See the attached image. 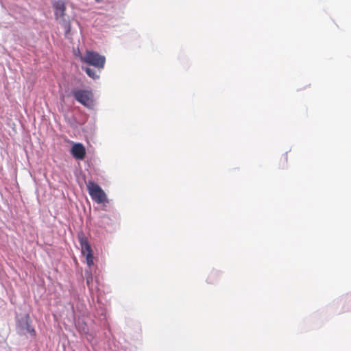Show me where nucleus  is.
Here are the masks:
<instances>
[{
  "instance_id": "obj_11",
  "label": "nucleus",
  "mask_w": 351,
  "mask_h": 351,
  "mask_svg": "<svg viewBox=\"0 0 351 351\" xmlns=\"http://www.w3.org/2000/svg\"><path fill=\"white\" fill-rule=\"evenodd\" d=\"M97 314L103 317V319H105L106 318V311L105 308L101 307L99 306V308L98 309H97Z\"/></svg>"
},
{
  "instance_id": "obj_10",
  "label": "nucleus",
  "mask_w": 351,
  "mask_h": 351,
  "mask_svg": "<svg viewBox=\"0 0 351 351\" xmlns=\"http://www.w3.org/2000/svg\"><path fill=\"white\" fill-rule=\"evenodd\" d=\"M84 256H86V263L88 266V267L90 268L94 263L93 252L92 253L89 252V254H86Z\"/></svg>"
},
{
  "instance_id": "obj_1",
  "label": "nucleus",
  "mask_w": 351,
  "mask_h": 351,
  "mask_svg": "<svg viewBox=\"0 0 351 351\" xmlns=\"http://www.w3.org/2000/svg\"><path fill=\"white\" fill-rule=\"evenodd\" d=\"M87 189L92 199L97 204H106L108 202L105 192L97 183L89 181L87 183Z\"/></svg>"
},
{
  "instance_id": "obj_9",
  "label": "nucleus",
  "mask_w": 351,
  "mask_h": 351,
  "mask_svg": "<svg viewBox=\"0 0 351 351\" xmlns=\"http://www.w3.org/2000/svg\"><path fill=\"white\" fill-rule=\"evenodd\" d=\"M86 74L93 79H98L99 75L97 73L95 69L86 67L84 69Z\"/></svg>"
},
{
  "instance_id": "obj_3",
  "label": "nucleus",
  "mask_w": 351,
  "mask_h": 351,
  "mask_svg": "<svg viewBox=\"0 0 351 351\" xmlns=\"http://www.w3.org/2000/svg\"><path fill=\"white\" fill-rule=\"evenodd\" d=\"M81 60L100 70L104 67L106 58L97 52L87 51L86 54L81 57Z\"/></svg>"
},
{
  "instance_id": "obj_12",
  "label": "nucleus",
  "mask_w": 351,
  "mask_h": 351,
  "mask_svg": "<svg viewBox=\"0 0 351 351\" xmlns=\"http://www.w3.org/2000/svg\"><path fill=\"white\" fill-rule=\"evenodd\" d=\"M214 274H211L210 275V276L208 278V281L209 283H213V280L211 279V276L213 275Z\"/></svg>"
},
{
  "instance_id": "obj_5",
  "label": "nucleus",
  "mask_w": 351,
  "mask_h": 351,
  "mask_svg": "<svg viewBox=\"0 0 351 351\" xmlns=\"http://www.w3.org/2000/svg\"><path fill=\"white\" fill-rule=\"evenodd\" d=\"M53 8L55 10V16L56 19L62 18L65 14V4L63 1H55L52 3Z\"/></svg>"
},
{
  "instance_id": "obj_6",
  "label": "nucleus",
  "mask_w": 351,
  "mask_h": 351,
  "mask_svg": "<svg viewBox=\"0 0 351 351\" xmlns=\"http://www.w3.org/2000/svg\"><path fill=\"white\" fill-rule=\"evenodd\" d=\"M18 326L24 331L35 335V330L31 326L29 321V315H26L18 323Z\"/></svg>"
},
{
  "instance_id": "obj_8",
  "label": "nucleus",
  "mask_w": 351,
  "mask_h": 351,
  "mask_svg": "<svg viewBox=\"0 0 351 351\" xmlns=\"http://www.w3.org/2000/svg\"><path fill=\"white\" fill-rule=\"evenodd\" d=\"M85 278L86 285L90 290L93 289V277L92 272L90 269H86L85 270Z\"/></svg>"
},
{
  "instance_id": "obj_2",
  "label": "nucleus",
  "mask_w": 351,
  "mask_h": 351,
  "mask_svg": "<svg viewBox=\"0 0 351 351\" xmlns=\"http://www.w3.org/2000/svg\"><path fill=\"white\" fill-rule=\"evenodd\" d=\"M72 95L79 103L88 108L94 106L93 95L90 90L84 89H75L71 91Z\"/></svg>"
},
{
  "instance_id": "obj_7",
  "label": "nucleus",
  "mask_w": 351,
  "mask_h": 351,
  "mask_svg": "<svg viewBox=\"0 0 351 351\" xmlns=\"http://www.w3.org/2000/svg\"><path fill=\"white\" fill-rule=\"evenodd\" d=\"M78 240L81 246L82 253L85 255L86 254H89V252L92 253V249L90 245H89L86 237L84 235V234L81 233L78 234Z\"/></svg>"
},
{
  "instance_id": "obj_4",
  "label": "nucleus",
  "mask_w": 351,
  "mask_h": 351,
  "mask_svg": "<svg viewBox=\"0 0 351 351\" xmlns=\"http://www.w3.org/2000/svg\"><path fill=\"white\" fill-rule=\"evenodd\" d=\"M71 154L77 160H83L86 155V149L82 143H76L71 149Z\"/></svg>"
}]
</instances>
